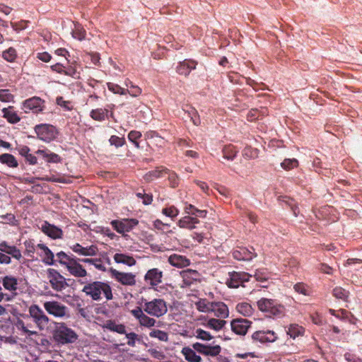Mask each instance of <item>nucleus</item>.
<instances>
[{"label": "nucleus", "mask_w": 362, "mask_h": 362, "mask_svg": "<svg viewBox=\"0 0 362 362\" xmlns=\"http://www.w3.org/2000/svg\"><path fill=\"white\" fill-rule=\"evenodd\" d=\"M162 276V272L158 269H152L148 271L145 279L149 280L152 286H157L161 282Z\"/></svg>", "instance_id": "obj_19"}, {"label": "nucleus", "mask_w": 362, "mask_h": 362, "mask_svg": "<svg viewBox=\"0 0 362 362\" xmlns=\"http://www.w3.org/2000/svg\"><path fill=\"white\" fill-rule=\"evenodd\" d=\"M44 308L49 314L58 317H63L67 313V308L57 301L45 302Z\"/></svg>", "instance_id": "obj_8"}, {"label": "nucleus", "mask_w": 362, "mask_h": 362, "mask_svg": "<svg viewBox=\"0 0 362 362\" xmlns=\"http://www.w3.org/2000/svg\"><path fill=\"white\" fill-rule=\"evenodd\" d=\"M185 121L187 123L192 122L194 126H198L201 124L199 115H187V117Z\"/></svg>", "instance_id": "obj_47"}, {"label": "nucleus", "mask_w": 362, "mask_h": 362, "mask_svg": "<svg viewBox=\"0 0 362 362\" xmlns=\"http://www.w3.org/2000/svg\"><path fill=\"white\" fill-rule=\"evenodd\" d=\"M126 90L127 94L128 93L133 97H136L141 93V89L139 86L134 85H131L130 89Z\"/></svg>", "instance_id": "obj_53"}, {"label": "nucleus", "mask_w": 362, "mask_h": 362, "mask_svg": "<svg viewBox=\"0 0 362 362\" xmlns=\"http://www.w3.org/2000/svg\"><path fill=\"white\" fill-rule=\"evenodd\" d=\"M182 276L185 279V281H186V278H192V279H197V278L198 277V272L192 269L185 270L182 272Z\"/></svg>", "instance_id": "obj_52"}, {"label": "nucleus", "mask_w": 362, "mask_h": 362, "mask_svg": "<svg viewBox=\"0 0 362 362\" xmlns=\"http://www.w3.org/2000/svg\"><path fill=\"white\" fill-rule=\"evenodd\" d=\"M149 336L151 337L158 338L159 340L162 341H168V335L166 332L159 330V329H153L149 333Z\"/></svg>", "instance_id": "obj_39"}, {"label": "nucleus", "mask_w": 362, "mask_h": 362, "mask_svg": "<svg viewBox=\"0 0 362 362\" xmlns=\"http://www.w3.org/2000/svg\"><path fill=\"white\" fill-rule=\"evenodd\" d=\"M110 143L111 145H114L116 147H119L124 144V139L119 138L116 136H112L110 139Z\"/></svg>", "instance_id": "obj_51"}, {"label": "nucleus", "mask_w": 362, "mask_h": 362, "mask_svg": "<svg viewBox=\"0 0 362 362\" xmlns=\"http://www.w3.org/2000/svg\"><path fill=\"white\" fill-rule=\"evenodd\" d=\"M237 310L244 316H248L252 314V308L250 304L243 303L237 305Z\"/></svg>", "instance_id": "obj_37"}, {"label": "nucleus", "mask_w": 362, "mask_h": 362, "mask_svg": "<svg viewBox=\"0 0 362 362\" xmlns=\"http://www.w3.org/2000/svg\"><path fill=\"white\" fill-rule=\"evenodd\" d=\"M29 314L40 330L44 329L49 322V317L37 305H32L29 308Z\"/></svg>", "instance_id": "obj_5"}, {"label": "nucleus", "mask_w": 362, "mask_h": 362, "mask_svg": "<svg viewBox=\"0 0 362 362\" xmlns=\"http://www.w3.org/2000/svg\"><path fill=\"white\" fill-rule=\"evenodd\" d=\"M138 221L134 219L130 221L124 220L122 221H112V225L113 228L119 233H123L125 231H129L134 225H136Z\"/></svg>", "instance_id": "obj_13"}, {"label": "nucleus", "mask_w": 362, "mask_h": 362, "mask_svg": "<svg viewBox=\"0 0 362 362\" xmlns=\"http://www.w3.org/2000/svg\"><path fill=\"white\" fill-rule=\"evenodd\" d=\"M37 154L42 155L43 158H46L48 162H54L57 163L59 160V157L57 154L55 153H47L43 150H38L36 152Z\"/></svg>", "instance_id": "obj_41"}, {"label": "nucleus", "mask_w": 362, "mask_h": 362, "mask_svg": "<svg viewBox=\"0 0 362 362\" xmlns=\"http://www.w3.org/2000/svg\"><path fill=\"white\" fill-rule=\"evenodd\" d=\"M57 257L59 259V263L62 264L66 265V267H67L68 261L74 259L70 258L64 252H60L57 253Z\"/></svg>", "instance_id": "obj_49"}, {"label": "nucleus", "mask_w": 362, "mask_h": 362, "mask_svg": "<svg viewBox=\"0 0 362 362\" xmlns=\"http://www.w3.org/2000/svg\"><path fill=\"white\" fill-rule=\"evenodd\" d=\"M78 338L77 334L64 323H57L53 331V339L55 341L64 344L74 343Z\"/></svg>", "instance_id": "obj_2"}, {"label": "nucleus", "mask_w": 362, "mask_h": 362, "mask_svg": "<svg viewBox=\"0 0 362 362\" xmlns=\"http://www.w3.org/2000/svg\"><path fill=\"white\" fill-rule=\"evenodd\" d=\"M48 277L49 279V283L52 288L57 291H61L66 286H68V284L65 281L64 277L55 269H48Z\"/></svg>", "instance_id": "obj_6"}, {"label": "nucleus", "mask_w": 362, "mask_h": 362, "mask_svg": "<svg viewBox=\"0 0 362 362\" xmlns=\"http://www.w3.org/2000/svg\"><path fill=\"white\" fill-rule=\"evenodd\" d=\"M0 251L11 255L16 259H20L22 257L21 253L18 249L15 246H9L6 243L0 244Z\"/></svg>", "instance_id": "obj_23"}, {"label": "nucleus", "mask_w": 362, "mask_h": 362, "mask_svg": "<svg viewBox=\"0 0 362 362\" xmlns=\"http://www.w3.org/2000/svg\"><path fill=\"white\" fill-rule=\"evenodd\" d=\"M126 337L128 339L127 344L130 346H135L136 341H140L139 335L134 332L126 333Z\"/></svg>", "instance_id": "obj_44"}, {"label": "nucleus", "mask_w": 362, "mask_h": 362, "mask_svg": "<svg viewBox=\"0 0 362 362\" xmlns=\"http://www.w3.org/2000/svg\"><path fill=\"white\" fill-rule=\"evenodd\" d=\"M247 276L246 274L233 272L230 275V279L227 281L226 284L230 288H238L240 284L247 281Z\"/></svg>", "instance_id": "obj_17"}, {"label": "nucleus", "mask_w": 362, "mask_h": 362, "mask_svg": "<svg viewBox=\"0 0 362 362\" xmlns=\"http://www.w3.org/2000/svg\"><path fill=\"white\" fill-rule=\"evenodd\" d=\"M56 103L62 108V111H71L74 107L71 101L65 100L63 97H57Z\"/></svg>", "instance_id": "obj_33"}, {"label": "nucleus", "mask_w": 362, "mask_h": 362, "mask_svg": "<svg viewBox=\"0 0 362 362\" xmlns=\"http://www.w3.org/2000/svg\"><path fill=\"white\" fill-rule=\"evenodd\" d=\"M41 228H42V230L46 235H47L48 236H49L54 239L61 238V235L62 234V231L61 229H59V228H57L53 225L48 223L47 222H45L42 226Z\"/></svg>", "instance_id": "obj_18"}, {"label": "nucleus", "mask_w": 362, "mask_h": 362, "mask_svg": "<svg viewBox=\"0 0 362 362\" xmlns=\"http://www.w3.org/2000/svg\"><path fill=\"white\" fill-rule=\"evenodd\" d=\"M82 291L86 293L87 295L90 296L95 300L100 299L102 291L107 300L112 298V291L110 286L100 281H94L93 283L88 284L83 287Z\"/></svg>", "instance_id": "obj_1"}, {"label": "nucleus", "mask_w": 362, "mask_h": 362, "mask_svg": "<svg viewBox=\"0 0 362 362\" xmlns=\"http://www.w3.org/2000/svg\"><path fill=\"white\" fill-rule=\"evenodd\" d=\"M192 349L197 352L204 354L206 356H216L221 352V346H206L201 343H194L192 344Z\"/></svg>", "instance_id": "obj_10"}, {"label": "nucleus", "mask_w": 362, "mask_h": 362, "mask_svg": "<svg viewBox=\"0 0 362 362\" xmlns=\"http://www.w3.org/2000/svg\"><path fill=\"white\" fill-rule=\"evenodd\" d=\"M163 213L167 216L175 217L178 214L179 211L175 206H171L170 208L163 209Z\"/></svg>", "instance_id": "obj_50"}, {"label": "nucleus", "mask_w": 362, "mask_h": 362, "mask_svg": "<svg viewBox=\"0 0 362 362\" xmlns=\"http://www.w3.org/2000/svg\"><path fill=\"white\" fill-rule=\"evenodd\" d=\"M211 312L218 317L226 318L228 316L227 306L222 302H214Z\"/></svg>", "instance_id": "obj_20"}, {"label": "nucleus", "mask_w": 362, "mask_h": 362, "mask_svg": "<svg viewBox=\"0 0 362 362\" xmlns=\"http://www.w3.org/2000/svg\"><path fill=\"white\" fill-rule=\"evenodd\" d=\"M252 338L254 341L264 343L267 341L273 342L276 340V337L272 331H257L252 334Z\"/></svg>", "instance_id": "obj_15"}, {"label": "nucleus", "mask_w": 362, "mask_h": 362, "mask_svg": "<svg viewBox=\"0 0 362 362\" xmlns=\"http://www.w3.org/2000/svg\"><path fill=\"white\" fill-rule=\"evenodd\" d=\"M86 31L79 24H76L75 28L72 31V36L78 40H83L86 38Z\"/></svg>", "instance_id": "obj_31"}, {"label": "nucleus", "mask_w": 362, "mask_h": 362, "mask_svg": "<svg viewBox=\"0 0 362 362\" xmlns=\"http://www.w3.org/2000/svg\"><path fill=\"white\" fill-rule=\"evenodd\" d=\"M141 136V133L137 131H131L128 135V138L131 141H136Z\"/></svg>", "instance_id": "obj_60"}, {"label": "nucleus", "mask_w": 362, "mask_h": 362, "mask_svg": "<svg viewBox=\"0 0 362 362\" xmlns=\"http://www.w3.org/2000/svg\"><path fill=\"white\" fill-rule=\"evenodd\" d=\"M222 153L225 159L228 160H233L236 156L238 151H236L235 147L232 145H227L223 147Z\"/></svg>", "instance_id": "obj_27"}, {"label": "nucleus", "mask_w": 362, "mask_h": 362, "mask_svg": "<svg viewBox=\"0 0 362 362\" xmlns=\"http://www.w3.org/2000/svg\"><path fill=\"white\" fill-rule=\"evenodd\" d=\"M107 328L119 334H126L125 326L123 325H117L115 322H110L107 324Z\"/></svg>", "instance_id": "obj_40"}, {"label": "nucleus", "mask_w": 362, "mask_h": 362, "mask_svg": "<svg viewBox=\"0 0 362 362\" xmlns=\"http://www.w3.org/2000/svg\"><path fill=\"white\" fill-rule=\"evenodd\" d=\"M144 310L149 315L160 317L165 314L168 310L163 300L154 299L152 301L145 303Z\"/></svg>", "instance_id": "obj_3"}, {"label": "nucleus", "mask_w": 362, "mask_h": 362, "mask_svg": "<svg viewBox=\"0 0 362 362\" xmlns=\"http://www.w3.org/2000/svg\"><path fill=\"white\" fill-rule=\"evenodd\" d=\"M23 107L25 112L29 110L32 111L33 113H39L45 110V102L40 97L34 96L25 100L23 102Z\"/></svg>", "instance_id": "obj_7"}, {"label": "nucleus", "mask_w": 362, "mask_h": 362, "mask_svg": "<svg viewBox=\"0 0 362 362\" xmlns=\"http://www.w3.org/2000/svg\"><path fill=\"white\" fill-rule=\"evenodd\" d=\"M4 117L6 118L8 122L11 124H15L21 119L18 115H4Z\"/></svg>", "instance_id": "obj_59"}, {"label": "nucleus", "mask_w": 362, "mask_h": 362, "mask_svg": "<svg viewBox=\"0 0 362 362\" xmlns=\"http://www.w3.org/2000/svg\"><path fill=\"white\" fill-rule=\"evenodd\" d=\"M131 313L139 320L140 325L147 327L155 325L156 320L145 315L141 308L136 307V309L131 310Z\"/></svg>", "instance_id": "obj_12"}, {"label": "nucleus", "mask_w": 362, "mask_h": 362, "mask_svg": "<svg viewBox=\"0 0 362 362\" xmlns=\"http://www.w3.org/2000/svg\"><path fill=\"white\" fill-rule=\"evenodd\" d=\"M168 171V169H163V170L156 169L155 170L151 171V172L148 173L147 174H146L144 176V179L147 182H151L155 178L160 177L163 173H167Z\"/></svg>", "instance_id": "obj_32"}, {"label": "nucleus", "mask_w": 362, "mask_h": 362, "mask_svg": "<svg viewBox=\"0 0 362 362\" xmlns=\"http://www.w3.org/2000/svg\"><path fill=\"white\" fill-rule=\"evenodd\" d=\"M114 260L119 264H124L127 266H133L136 264V260L133 257L122 254L117 253L114 255Z\"/></svg>", "instance_id": "obj_24"}, {"label": "nucleus", "mask_w": 362, "mask_h": 362, "mask_svg": "<svg viewBox=\"0 0 362 362\" xmlns=\"http://www.w3.org/2000/svg\"><path fill=\"white\" fill-rule=\"evenodd\" d=\"M199 223V221L197 218L187 216L181 218L178 221L177 224L180 228H185L192 230L195 228V225Z\"/></svg>", "instance_id": "obj_22"}, {"label": "nucleus", "mask_w": 362, "mask_h": 362, "mask_svg": "<svg viewBox=\"0 0 362 362\" xmlns=\"http://www.w3.org/2000/svg\"><path fill=\"white\" fill-rule=\"evenodd\" d=\"M226 322L223 320L211 318L208 321L207 326L218 331L220 330L226 325Z\"/></svg>", "instance_id": "obj_34"}, {"label": "nucleus", "mask_w": 362, "mask_h": 362, "mask_svg": "<svg viewBox=\"0 0 362 362\" xmlns=\"http://www.w3.org/2000/svg\"><path fill=\"white\" fill-rule=\"evenodd\" d=\"M44 259L43 261L45 263L47 264H53V259H54V255L52 252V251L49 249L44 252Z\"/></svg>", "instance_id": "obj_54"}, {"label": "nucleus", "mask_w": 362, "mask_h": 362, "mask_svg": "<svg viewBox=\"0 0 362 362\" xmlns=\"http://www.w3.org/2000/svg\"><path fill=\"white\" fill-rule=\"evenodd\" d=\"M184 354L185 359L189 362H200L202 358L199 356L197 355L194 349L185 347L182 351Z\"/></svg>", "instance_id": "obj_25"}, {"label": "nucleus", "mask_w": 362, "mask_h": 362, "mask_svg": "<svg viewBox=\"0 0 362 362\" xmlns=\"http://www.w3.org/2000/svg\"><path fill=\"white\" fill-rule=\"evenodd\" d=\"M168 261L174 267H185L189 264V260L185 257L178 255H170L168 258Z\"/></svg>", "instance_id": "obj_21"}, {"label": "nucleus", "mask_w": 362, "mask_h": 362, "mask_svg": "<svg viewBox=\"0 0 362 362\" xmlns=\"http://www.w3.org/2000/svg\"><path fill=\"white\" fill-rule=\"evenodd\" d=\"M197 63L194 60L185 59L182 62H180L177 66V72L180 75L185 76H188L192 70L196 69Z\"/></svg>", "instance_id": "obj_14"}, {"label": "nucleus", "mask_w": 362, "mask_h": 362, "mask_svg": "<svg viewBox=\"0 0 362 362\" xmlns=\"http://www.w3.org/2000/svg\"><path fill=\"white\" fill-rule=\"evenodd\" d=\"M214 302H209L205 299H201L196 303L197 308L201 312H211Z\"/></svg>", "instance_id": "obj_28"}, {"label": "nucleus", "mask_w": 362, "mask_h": 362, "mask_svg": "<svg viewBox=\"0 0 362 362\" xmlns=\"http://www.w3.org/2000/svg\"><path fill=\"white\" fill-rule=\"evenodd\" d=\"M76 74H77V71H76V69H74L72 66H69L67 69H64V72L63 73V74H64L66 76H72V77H75Z\"/></svg>", "instance_id": "obj_61"}, {"label": "nucleus", "mask_w": 362, "mask_h": 362, "mask_svg": "<svg viewBox=\"0 0 362 362\" xmlns=\"http://www.w3.org/2000/svg\"><path fill=\"white\" fill-rule=\"evenodd\" d=\"M107 86L109 90L115 94H119V95H126L127 94V90L124 88H122L118 84L109 82L107 83Z\"/></svg>", "instance_id": "obj_36"}, {"label": "nucleus", "mask_w": 362, "mask_h": 362, "mask_svg": "<svg viewBox=\"0 0 362 362\" xmlns=\"http://www.w3.org/2000/svg\"><path fill=\"white\" fill-rule=\"evenodd\" d=\"M197 337L201 339L202 340H210L213 338V337L207 332L202 329H197L196 330Z\"/></svg>", "instance_id": "obj_48"}, {"label": "nucleus", "mask_w": 362, "mask_h": 362, "mask_svg": "<svg viewBox=\"0 0 362 362\" xmlns=\"http://www.w3.org/2000/svg\"><path fill=\"white\" fill-rule=\"evenodd\" d=\"M18 325H22V327L21 328V330L24 332V333H26V334H28L29 335H33V334H36L37 332H35V331H31V330H29L24 325V322L22 321V320H18Z\"/></svg>", "instance_id": "obj_62"}, {"label": "nucleus", "mask_w": 362, "mask_h": 362, "mask_svg": "<svg viewBox=\"0 0 362 362\" xmlns=\"http://www.w3.org/2000/svg\"><path fill=\"white\" fill-rule=\"evenodd\" d=\"M320 270L323 273L330 274H332V268L326 264H321Z\"/></svg>", "instance_id": "obj_64"}, {"label": "nucleus", "mask_w": 362, "mask_h": 362, "mask_svg": "<svg viewBox=\"0 0 362 362\" xmlns=\"http://www.w3.org/2000/svg\"><path fill=\"white\" fill-rule=\"evenodd\" d=\"M333 295L338 299L345 300L348 296V292L341 287H337L333 290Z\"/></svg>", "instance_id": "obj_43"}, {"label": "nucleus", "mask_w": 362, "mask_h": 362, "mask_svg": "<svg viewBox=\"0 0 362 362\" xmlns=\"http://www.w3.org/2000/svg\"><path fill=\"white\" fill-rule=\"evenodd\" d=\"M298 165V160L293 158V159H285L281 163V166L282 168H284L286 170H291L294 168H296Z\"/></svg>", "instance_id": "obj_38"}, {"label": "nucleus", "mask_w": 362, "mask_h": 362, "mask_svg": "<svg viewBox=\"0 0 362 362\" xmlns=\"http://www.w3.org/2000/svg\"><path fill=\"white\" fill-rule=\"evenodd\" d=\"M66 268L69 272L75 276L83 277L87 274L86 269L75 259L68 261Z\"/></svg>", "instance_id": "obj_16"}, {"label": "nucleus", "mask_w": 362, "mask_h": 362, "mask_svg": "<svg viewBox=\"0 0 362 362\" xmlns=\"http://www.w3.org/2000/svg\"><path fill=\"white\" fill-rule=\"evenodd\" d=\"M28 21H21L19 22H11V25L16 31L23 30L26 28Z\"/></svg>", "instance_id": "obj_45"}, {"label": "nucleus", "mask_w": 362, "mask_h": 362, "mask_svg": "<svg viewBox=\"0 0 362 362\" xmlns=\"http://www.w3.org/2000/svg\"><path fill=\"white\" fill-rule=\"evenodd\" d=\"M274 300L272 299L262 298L257 302L258 308L262 312L270 311L271 308L273 307Z\"/></svg>", "instance_id": "obj_29"}, {"label": "nucleus", "mask_w": 362, "mask_h": 362, "mask_svg": "<svg viewBox=\"0 0 362 362\" xmlns=\"http://www.w3.org/2000/svg\"><path fill=\"white\" fill-rule=\"evenodd\" d=\"M13 95L11 93L8 89L0 90V100L2 102H10L13 100Z\"/></svg>", "instance_id": "obj_42"}, {"label": "nucleus", "mask_w": 362, "mask_h": 362, "mask_svg": "<svg viewBox=\"0 0 362 362\" xmlns=\"http://www.w3.org/2000/svg\"><path fill=\"white\" fill-rule=\"evenodd\" d=\"M283 312V306L281 305H275L273 303V307L271 308L269 313L273 315H277L281 314Z\"/></svg>", "instance_id": "obj_58"}, {"label": "nucleus", "mask_w": 362, "mask_h": 362, "mask_svg": "<svg viewBox=\"0 0 362 362\" xmlns=\"http://www.w3.org/2000/svg\"><path fill=\"white\" fill-rule=\"evenodd\" d=\"M294 289L296 292L303 294L305 296L308 295L307 293V290L305 287V285L302 283H298L294 286Z\"/></svg>", "instance_id": "obj_56"}, {"label": "nucleus", "mask_w": 362, "mask_h": 362, "mask_svg": "<svg viewBox=\"0 0 362 362\" xmlns=\"http://www.w3.org/2000/svg\"><path fill=\"white\" fill-rule=\"evenodd\" d=\"M37 58L44 62H48L51 60L52 56L48 52H44L37 53Z\"/></svg>", "instance_id": "obj_55"}, {"label": "nucleus", "mask_w": 362, "mask_h": 362, "mask_svg": "<svg viewBox=\"0 0 362 362\" xmlns=\"http://www.w3.org/2000/svg\"><path fill=\"white\" fill-rule=\"evenodd\" d=\"M35 131L40 139L47 142L54 139L58 134L55 127L47 124L35 126Z\"/></svg>", "instance_id": "obj_4"}, {"label": "nucleus", "mask_w": 362, "mask_h": 362, "mask_svg": "<svg viewBox=\"0 0 362 362\" xmlns=\"http://www.w3.org/2000/svg\"><path fill=\"white\" fill-rule=\"evenodd\" d=\"M110 272L112 276L119 282L126 286H134L136 284L135 275L132 273L120 272L110 268Z\"/></svg>", "instance_id": "obj_9"}, {"label": "nucleus", "mask_w": 362, "mask_h": 362, "mask_svg": "<svg viewBox=\"0 0 362 362\" xmlns=\"http://www.w3.org/2000/svg\"><path fill=\"white\" fill-rule=\"evenodd\" d=\"M0 161L9 167H17L18 163L11 154L4 153L0 156Z\"/></svg>", "instance_id": "obj_30"}, {"label": "nucleus", "mask_w": 362, "mask_h": 362, "mask_svg": "<svg viewBox=\"0 0 362 362\" xmlns=\"http://www.w3.org/2000/svg\"><path fill=\"white\" fill-rule=\"evenodd\" d=\"M232 330L237 334L245 335L251 325V322L243 318H237L231 321Z\"/></svg>", "instance_id": "obj_11"}, {"label": "nucleus", "mask_w": 362, "mask_h": 362, "mask_svg": "<svg viewBox=\"0 0 362 362\" xmlns=\"http://www.w3.org/2000/svg\"><path fill=\"white\" fill-rule=\"evenodd\" d=\"M55 54L58 56L64 57L67 59V56H69V52L65 48H59L55 50Z\"/></svg>", "instance_id": "obj_63"}, {"label": "nucleus", "mask_w": 362, "mask_h": 362, "mask_svg": "<svg viewBox=\"0 0 362 362\" xmlns=\"http://www.w3.org/2000/svg\"><path fill=\"white\" fill-rule=\"evenodd\" d=\"M3 286L11 291H15L17 289L18 281L15 277L6 276L3 278Z\"/></svg>", "instance_id": "obj_26"}, {"label": "nucleus", "mask_w": 362, "mask_h": 362, "mask_svg": "<svg viewBox=\"0 0 362 362\" xmlns=\"http://www.w3.org/2000/svg\"><path fill=\"white\" fill-rule=\"evenodd\" d=\"M64 69L65 67L61 63H56L55 64L51 66V69L53 71H55L61 74H63V73L64 72Z\"/></svg>", "instance_id": "obj_57"}, {"label": "nucleus", "mask_w": 362, "mask_h": 362, "mask_svg": "<svg viewBox=\"0 0 362 362\" xmlns=\"http://www.w3.org/2000/svg\"><path fill=\"white\" fill-rule=\"evenodd\" d=\"M301 330L302 327L298 325H291L287 333L291 337L295 338L301 334Z\"/></svg>", "instance_id": "obj_46"}, {"label": "nucleus", "mask_w": 362, "mask_h": 362, "mask_svg": "<svg viewBox=\"0 0 362 362\" xmlns=\"http://www.w3.org/2000/svg\"><path fill=\"white\" fill-rule=\"evenodd\" d=\"M2 57L5 60L13 62L17 57L16 50L13 47H9L8 49L3 52Z\"/></svg>", "instance_id": "obj_35"}]
</instances>
